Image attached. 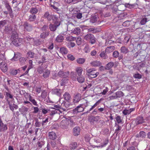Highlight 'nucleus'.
Segmentation results:
<instances>
[{
	"instance_id": "1",
	"label": "nucleus",
	"mask_w": 150,
	"mask_h": 150,
	"mask_svg": "<svg viewBox=\"0 0 150 150\" xmlns=\"http://www.w3.org/2000/svg\"><path fill=\"white\" fill-rule=\"evenodd\" d=\"M21 39L18 38L17 34L16 32L12 33L11 36V43L16 46H18L21 44Z\"/></svg>"
},
{
	"instance_id": "2",
	"label": "nucleus",
	"mask_w": 150,
	"mask_h": 150,
	"mask_svg": "<svg viewBox=\"0 0 150 150\" xmlns=\"http://www.w3.org/2000/svg\"><path fill=\"white\" fill-rule=\"evenodd\" d=\"M84 39L88 40L92 44L95 43L96 40L94 35L91 33H88L84 37Z\"/></svg>"
},
{
	"instance_id": "3",
	"label": "nucleus",
	"mask_w": 150,
	"mask_h": 150,
	"mask_svg": "<svg viewBox=\"0 0 150 150\" xmlns=\"http://www.w3.org/2000/svg\"><path fill=\"white\" fill-rule=\"evenodd\" d=\"M100 119V117L99 116H91L89 117L88 120L91 125H95Z\"/></svg>"
},
{
	"instance_id": "4",
	"label": "nucleus",
	"mask_w": 150,
	"mask_h": 150,
	"mask_svg": "<svg viewBox=\"0 0 150 150\" xmlns=\"http://www.w3.org/2000/svg\"><path fill=\"white\" fill-rule=\"evenodd\" d=\"M74 25L71 24V25H69L67 26V30L69 31H71L74 34L76 35H79L80 34L81 31V29L77 27L75 28L73 30L71 28V27H73L74 26Z\"/></svg>"
},
{
	"instance_id": "5",
	"label": "nucleus",
	"mask_w": 150,
	"mask_h": 150,
	"mask_svg": "<svg viewBox=\"0 0 150 150\" xmlns=\"http://www.w3.org/2000/svg\"><path fill=\"white\" fill-rule=\"evenodd\" d=\"M60 25L59 22L58 21H55L54 24L51 23L49 26V28L51 31H55L57 27Z\"/></svg>"
},
{
	"instance_id": "6",
	"label": "nucleus",
	"mask_w": 150,
	"mask_h": 150,
	"mask_svg": "<svg viewBox=\"0 0 150 150\" xmlns=\"http://www.w3.org/2000/svg\"><path fill=\"white\" fill-rule=\"evenodd\" d=\"M61 108L64 111H66L68 109L71 108V105L69 102H64L62 103L61 104Z\"/></svg>"
},
{
	"instance_id": "7",
	"label": "nucleus",
	"mask_w": 150,
	"mask_h": 150,
	"mask_svg": "<svg viewBox=\"0 0 150 150\" xmlns=\"http://www.w3.org/2000/svg\"><path fill=\"white\" fill-rule=\"evenodd\" d=\"M12 26L11 25H8L5 26L4 32L5 34H9L12 31Z\"/></svg>"
},
{
	"instance_id": "8",
	"label": "nucleus",
	"mask_w": 150,
	"mask_h": 150,
	"mask_svg": "<svg viewBox=\"0 0 150 150\" xmlns=\"http://www.w3.org/2000/svg\"><path fill=\"white\" fill-rule=\"evenodd\" d=\"M8 129L7 125L4 124L2 122V120L0 118V132H5Z\"/></svg>"
},
{
	"instance_id": "9",
	"label": "nucleus",
	"mask_w": 150,
	"mask_h": 150,
	"mask_svg": "<svg viewBox=\"0 0 150 150\" xmlns=\"http://www.w3.org/2000/svg\"><path fill=\"white\" fill-rule=\"evenodd\" d=\"M81 95L80 93L75 94L73 98V102L74 104L78 103L81 100Z\"/></svg>"
},
{
	"instance_id": "10",
	"label": "nucleus",
	"mask_w": 150,
	"mask_h": 150,
	"mask_svg": "<svg viewBox=\"0 0 150 150\" xmlns=\"http://www.w3.org/2000/svg\"><path fill=\"white\" fill-rule=\"evenodd\" d=\"M60 126L64 129H67L68 127V121L66 120H63L60 122Z\"/></svg>"
},
{
	"instance_id": "11",
	"label": "nucleus",
	"mask_w": 150,
	"mask_h": 150,
	"mask_svg": "<svg viewBox=\"0 0 150 150\" xmlns=\"http://www.w3.org/2000/svg\"><path fill=\"white\" fill-rule=\"evenodd\" d=\"M144 122V120L142 117L139 116L137 117L135 121L136 125H138L142 124Z\"/></svg>"
},
{
	"instance_id": "12",
	"label": "nucleus",
	"mask_w": 150,
	"mask_h": 150,
	"mask_svg": "<svg viewBox=\"0 0 150 150\" xmlns=\"http://www.w3.org/2000/svg\"><path fill=\"white\" fill-rule=\"evenodd\" d=\"M23 25L24 28L28 31H30L32 30V26L29 23H28L26 22H25Z\"/></svg>"
},
{
	"instance_id": "13",
	"label": "nucleus",
	"mask_w": 150,
	"mask_h": 150,
	"mask_svg": "<svg viewBox=\"0 0 150 150\" xmlns=\"http://www.w3.org/2000/svg\"><path fill=\"white\" fill-rule=\"evenodd\" d=\"M19 69H11L10 70V74L13 75H16L17 74H21L22 73V70Z\"/></svg>"
},
{
	"instance_id": "14",
	"label": "nucleus",
	"mask_w": 150,
	"mask_h": 150,
	"mask_svg": "<svg viewBox=\"0 0 150 150\" xmlns=\"http://www.w3.org/2000/svg\"><path fill=\"white\" fill-rule=\"evenodd\" d=\"M0 68L3 72H6L7 70V65L4 62H2L0 64Z\"/></svg>"
},
{
	"instance_id": "15",
	"label": "nucleus",
	"mask_w": 150,
	"mask_h": 150,
	"mask_svg": "<svg viewBox=\"0 0 150 150\" xmlns=\"http://www.w3.org/2000/svg\"><path fill=\"white\" fill-rule=\"evenodd\" d=\"M80 128L79 127H76L73 129V134L75 136H77L80 134Z\"/></svg>"
},
{
	"instance_id": "16",
	"label": "nucleus",
	"mask_w": 150,
	"mask_h": 150,
	"mask_svg": "<svg viewBox=\"0 0 150 150\" xmlns=\"http://www.w3.org/2000/svg\"><path fill=\"white\" fill-rule=\"evenodd\" d=\"M149 21L148 18L146 17V16H143L141 18L140 23L142 25H145L148 21Z\"/></svg>"
},
{
	"instance_id": "17",
	"label": "nucleus",
	"mask_w": 150,
	"mask_h": 150,
	"mask_svg": "<svg viewBox=\"0 0 150 150\" xmlns=\"http://www.w3.org/2000/svg\"><path fill=\"white\" fill-rule=\"evenodd\" d=\"M115 49V47L114 46H110L107 47L105 50V52L107 54L109 53L112 52Z\"/></svg>"
},
{
	"instance_id": "18",
	"label": "nucleus",
	"mask_w": 150,
	"mask_h": 150,
	"mask_svg": "<svg viewBox=\"0 0 150 150\" xmlns=\"http://www.w3.org/2000/svg\"><path fill=\"white\" fill-rule=\"evenodd\" d=\"M146 134L145 132L143 131H140L139 134L136 135L135 137L137 138H144L146 137Z\"/></svg>"
},
{
	"instance_id": "19",
	"label": "nucleus",
	"mask_w": 150,
	"mask_h": 150,
	"mask_svg": "<svg viewBox=\"0 0 150 150\" xmlns=\"http://www.w3.org/2000/svg\"><path fill=\"white\" fill-rule=\"evenodd\" d=\"M49 137L50 139L53 140L56 138L57 136L54 132H49Z\"/></svg>"
},
{
	"instance_id": "20",
	"label": "nucleus",
	"mask_w": 150,
	"mask_h": 150,
	"mask_svg": "<svg viewBox=\"0 0 150 150\" xmlns=\"http://www.w3.org/2000/svg\"><path fill=\"white\" fill-rule=\"evenodd\" d=\"M134 108H130L129 109H125L123 110L122 111L123 114L125 115H126L129 114L131 112L134 111Z\"/></svg>"
},
{
	"instance_id": "21",
	"label": "nucleus",
	"mask_w": 150,
	"mask_h": 150,
	"mask_svg": "<svg viewBox=\"0 0 150 150\" xmlns=\"http://www.w3.org/2000/svg\"><path fill=\"white\" fill-rule=\"evenodd\" d=\"M121 52L125 54H127L129 52V50L126 47L123 46L121 47L120 49Z\"/></svg>"
},
{
	"instance_id": "22",
	"label": "nucleus",
	"mask_w": 150,
	"mask_h": 150,
	"mask_svg": "<svg viewBox=\"0 0 150 150\" xmlns=\"http://www.w3.org/2000/svg\"><path fill=\"white\" fill-rule=\"evenodd\" d=\"M49 35V31H45L41 33L40 35V37L41 38L45 39Z\"/></svg>"
},
{
	"instance_id": "23",
	"label": "nucleus",
	"mask_w": 150,
	"mask_h": 150,
	"mask_svg": "<svg viewBox=\"0 0 150 150\" xmlns=\"http://www.w3.org/2000/svg\"><path fill=\"white\" fill-rule=\"evenodd\" d=\"M32 60H30L29 61V63L30 64V65L28 67L26 71L24 74L21 75H26L28 74L29 70L32 68Z\"/></svg>"
},
{
	"instance_id": "24",
	"label": "nucleus",
	"mask_w": 150,
	"mask_h": 150,
	"mask_svg": "<svg viewBox=\"0 0 150 150\" xmlns=\"http://www.w3.org/2000/svg\"><path fill=\"white\" fill-rule=\"evenodd\" d=\"M44 18H46L49 21H50L52 18V16L50 15L49 12L48 11L46 12L43 17Z\"/></svg>"
},
{
	"instance_id": "25",
	"label": "nucleus",
	"mask_w": 150,
	"mask_h": 150,
	"mask_svg": "<svg viewBox=\"0 0 150 150\" xmlns=\"http://www.w3.org/2000/svg\"><path fill=\"white\" fill-rule=\"evenodd\" d=\"M91 64L94 67H98L100 66L101 64V62L98 61H95L92 62L91 63Z\"/></svg>"
},
{
	"instance_id": "26",
	"label": "nucleus",
	"mask_w": 150,
	"mask_h": 150,
	"mask_svg": "<svg viewBox=\"0 0 150 150\" xmlns=\"http://www.w3.org/2000/svg\"><path fill=\"white\" fill-rule=\"evenodd\" d=\"M114 65L113 62H112L108 63L106 65L105 69L106 70H109L112 68Z\"/></svg>"
},
{
	"instance_id": "27",
	"label": "nucleus",
	"mask_w": 150,
	"mask_h": 150,
	"mask_svg": "<svg viewBox=\"0 0 150 150\" xmlns=\"http://www.w3.org/2000/svg\"><path fill=\"white\" fill-rule=\"evenodd\" d=\"M83 104H81L79 105L75 109L76 111H77V112H81L83 111L84 110V108L82 107Z\"/></svg>"
},
{
	"instance_id": "28",
	"label": "nucleus",
	"mask_w": 150,
	"mask_h": 150,
	"mask_svg": "<svg viewBox=\"0 0 150 150\" xmlns=\"http://www.w3.org/2000/svg\"><path fill=\"white\" fill-rule=\"evenodd\" d=\"M63 96L65 100L67 101H69L71 99V96L68 92H65Z\"/></svg>"
},
{
	"instance_id": "29",
	"label": "nucleus",
	"mask_w": 150,
	"mask_h": 150,
	"mask_svg": "<svg viewBox=\"0 0 150 150\" xmlns=\"http://www.w3.org/2000/svg\"><path fill=\"white\" fill-rule=\"evenodd\" d=\"M109 142V140L108 139H105V140L103 143V144H101V145L100 146H96V147H101L102 148L103 147H104Z\"/></svg>"
},
{
	"instance_id": "30",
	"label": "nucleus",
	"mask_w": 150,
	"mask_h": 150,
	"mask_svg": "<svg viewBox=\"0 0 150 150\" xmlns=\"http://www.w3.org/2000/svg\"><path fill=\"white\" fill-rule=\"evenodd\" d=\"M61 52L62 54H66L68 53V50L65 47H62L60 49Z\"/></svg>"
},
{
	"instance_id": "31",
	"label": "nucleus",
	"mask_w": 150,
	"mask_h": 150,
	"mask_svg": "<svg viewBox=\"0 0 150 150\" xmlns=\"http://www.w3.org/2000/svg\"><path fill=\"white\" fill-rule=\"evenodd\" d=\"M5 7L8 12L9 13L10 15V16H12L13 11L11 7L9 5V4L5 6Z\"/></svg>"
},
{
	"instance_id": "32",
	"label": "nucleus",
	"mask_w": 150,
	"mask_h": 150,
	"mask_svg": "<svg viewBox=\"0 0 150 150\" xmlns=\"http://www.w3.org/2000/svg\"><path fill=\"white\" fill-rule=\"evenodd\" d=\"M116 98H120L124 95V94L121 91H119L115 93Z\"/></svg>"
},
{
	"instance_id": "33",
	"label": "nucleus",
	"mask_w": 150,
	"mask_h": 150,
	"mask_svg": "<svg viewBox=\"0 0 150 150\" xmlns=\"http://www.w3.org/2000/svg\"><path fill=\"white\" fill-rule=\"evenodd\" d=\"M98 18L96 15L92 16L91 18V22L93 23L97 22L98 20Z\"/></svg>"
},
{
	"instance_id": "34",
	"label": "nucleus",
	"mask_w": 150,
	"mask_h": 150,
	"mask_svg": "<svg viewBox=\"0 0 150 150\" xmlns=\"http://www.w3.org/2000/svg\"><path fill=\"white\" fill-rule=\"evenodd\" d=\"M77 146V144L76 143L73 142L70 145L69 148L71 150L74 149L76 148Z\"/></svg>"
},
{
	"instance_id": "35",
	"label": "nucleus",
	"mask_w": 150,
	"mask_h": 150,
	"mask_svg": "<svg viewBox=\"0 0 150 150\" xmlns=\"http://www.w3.org/2000/svg\"><path fill=\"white\" fill-rule=\"evenodd\" d=\"M63 40L64 37L61 35H58L56 39V40L58 42H61Z\"/></svg>"
},
{
	"instance_id": "36",
	"label": "nucleus",
	"mask_w": 150,
	"mask_h": 150,
	"mask_svg": "<svg viewBox=\"0 0 150 150\" xmlns=\"http://www.w3.org/2000/svg\"><path fill=\"white\" fill-rule=\"evenodd\" d=\"M59 4L58 3L54 2V4H51V6L56 11H59V9L57 7Z\"/></svg>"
},
{
	"instance_id": "37",
	"label": "nucleus",
	"mask_w": 150,
	"mask_h": 150,
	"mask_svg": "<svg viewBox=\"0 0 150 150\" xmlns=\"http://www.w3.org/2000/svg\"><path fill=\"white\" fill-rule=\"evenodd\" d=\"M36 18V16L35 14H32L30 16L29 20L30 22H33L35 20Z\"/></svg>"
},
{
	"instance_id": "38",
	"label": "nucleus",
	"mask_w": 150,
	"mask_h": 150,
	"mask_svg": "<svg viewBox=\"0 0 150 150\" xmlns=\"http://www.w3.org/2000/svg\"><path fill=\"white\" fill-rule=\"evenodd\" d=\"M42 112L43 114H46L50 111V110L48 108H42L40 109Z\"/></svg>"
},
{
	"instance_id": "39",
	"label": "nucleus",
	"mask_w": 150,
	"mask_h": 150,
	"mask_svg": "<svg viewBox=\"0 0 150 150\" xmlns=\"http://www.w3.org/2000/svg\"><path fill=\"white\" fill-rule=\"evenodd\" d=\"M115 126H117V128L115 130V133L117 135L119 133L120 130L121 129L122 127L120 126L119 125L117 124V123H115Z\"/></svg>"
},
{
	"instance_id": "40",
	"label": "nucleus",
	"mask_w": 150,
	"mask_h": 150,
	"mask_svg": "<svg viewBox=\"0 0 150 150\" xmlns=\"http://www.w3.org/2000/svg\"><path fill=\"white\" fill-rule=\"evenodd\" d=\"M77 80L80 83H82L85 80V79L83 76H79L77 77Z\"/></svg>"
},
{
	"instance_id": "41",
	"label": "nucleus",
	"mask_w": 150,
	"mask_h": 150,
	"mask_svg": "<svg viewBox=\"0 0 150 150\" xmlns=\"http://www.w3.org/2000/svg\"><path fill=\"white\" fill-rule=\"evenodd\" d=\"M100 56L101 57L104 59H106L108 58V56L106 54L105 51L102 52L100 54Z\"/></svg>"
},
{
	"instance_id": "42",
	"label": "nucleus",
	"mask_w": 150,
	"mask_h": 150,
	"mask_svg": "<svg viewBox=\"0 0 150 150\" xmlns=\"http://www.w3.org/2000/svg\"><path fill=\"white\" fill-rule=\"evenodd\" d=\"M85 59L83 58H79L76 60L77 62L79 64H82L85 62Z\"/></svg>"
},
{
	"instance_id": "43",
	"label": "nucleus",
	"mask_w": 150,
	"mask_h": 150,
	"mask_svg": "<svg viewBox=\"0 0 150 150\" xmlns=\"http://www.w3.org/2000/svg\"><path fill=\"white\" fill-rule=\"evenodd\" d=\"M38 12V9L36 8L32 7L30 10V13L33 14H36Z\"/></svg>"
},
{
	"instance_id": "44",
	"label": "nucleus",
	"mask_w": 150,
	"mask_h": 150,
	"mask_svg": "<svg viewBox=\"0 0 150 150\" xmlns=\"http://www.w3.org/2000/svg\"><path fill=\"white\" fill-rule=\"evenodd\" d=\"M66 40L68 41L71 42L75 40L76 38L72 36H69L67 37Z\"/></svg>"
},
{
	"instance_id": "45",
	"label": "nucleus",
	"mask_w": 150,
	"mask_h": 150,
	"mask_svg": "<svg viewBox=\"0 0 150 150\" xmlns=\"http://www.w3.org/2000/svg\"><path fill=\"white\" fill-rule=\"evenodd\" d=\"M60 90L59 89H55L52 91L53 93L57 95V96H59L60 94Z\"/></svg>"
},
{
	"instance_id": "46",
	"label": "nucleus",
	"mask_w": 150,
	"mask_h": 150,
	"mask_svg": "<svg viewBox=\"0 0 150 150\" xmlns=\"http://www.w3.org/2000/svg\"><path fill=\"white\" fill-rule=\"evenodd\" d=\"M76 71L78 75H81L83 71L82 68L81 67H78L76 69Z\"/></svg>"
},
{
	"instance_id": "47",
	"label": "nucleus",
	"mask_w": 150,
	"mask_h": 150,
	"mask_svg": "<svg viewBox=\"0 0 150 150\" xmlns=\"http://www.w3.org/2000/svg\"><path fill=\"white\" fill-rule=\"evenodd\" d=\"M6 100L7 101V99L8 98H8H10L11 99H13V95L11 94L10 93L6 92Z\"/></svg>"
},
{
	"instance_id": "48",
	"label": "nucleus",
	"mask_w": 150,
	"mask_h": 150,
	"mask_svg": "<svg viewBox=\"0 0 150 150\" xmlns=\"http://www.w3.org/2000/svg\"><path fill=\"white\" fill-rule=\"evenodd\" d=\"M27 54L28 57L33 58L34 57V55L35 54L33 52L31 51H29L27 53Z\"/></svg>"
},
{
	"instance_id": "49",
	"label": "nucleus",
	"mask_w": 150,
	"mask_h": 150,
	"mask_svg": "<svg viewBox=\"0 0 150 150\" xmlns=\"http://www.w3.org/2000/svg\"><path fill=\"white\" fill-rule=\"evenodd\" d=\"M145 65V64L141 62L138 63V64L137 65V67L139 69H140L144 67Z\"/></svg>"
},
{
	"instance_id": "50",
	"label": "nucleus",
	"mask_w": 150,
	"mask_h": 150,
	"mask_svg": "<svg viewBox=\"0 0 150 150\" xmlns=\"http://www.w3.org/2000/svg\"><path fill=\"white\" fill-rule=\"evenodd\" d=\"M116 121L117 123L120 124L122 122V120L121 117L119 116H117L115 117Z\"/></svg>"
},
{
	"instance_id": "51",
	"label": "nucleus",
	"mask_w": 150,
	"mask_h": 150,
	"mask_svg": "<svg viewBox=\"0 0 150 150\" xmlns=\"http://www.w3.org/2000/svg\"><path fill=\"white\" fill-rule=\"evenodd\" d=\"M75 45V44L74 42H70L67 43V46L68 47L70 48L74 47Z\"/></svg>"
},
{
	"instance_id": "52",
	"label": "nucleus",
	"mask_w": 150,
	"mask_h": 150,
	"mask_svg": "<svg viewBox=\"0 0 150 150\" xmlns=\"http://www.w3.org/2000/svg\"><path fill=\"white\" fill-rule=\"evenodd\" d=\"M19 61L20 64L21 65H23L25 64V60L24 57H21L20 58Z\"/></svg>"
},
{
	"instance_id": "53",
	"label": "nucleus",
	"mask_w": 150,
	"mask_h": 150,
	"mask_svg": "<svg viewBox=\"0 0 150 150\" xmlns=\"http://www.w3.org/2000/svg\"><path fill=\"white\" fill-rule=\"evenodd\" d=\"M33 41H34L33 44L34 45L38 46L41 44V42L39 40H34Z\"/></svg>"
},
{
	"instance_id": "54",
	"label": "nucleus",
	"mask_w": 150,
	"mask_h": 150,
	"mask_svg": "<svg viewBox=\"0 0 150 150\" xmlns=\"http://www.w3.org/2000/svg\"><path fill=\"white\" fill-rule=\"evenodd\" d=\"M84 50L86 53H88L90 51V49L89 46L88 45H86L84 48Z\"/></svg>"
},
{
	"instance_id": "55",
	"label": "nucleus",
	"mask_w": 150,
	"mask_h": 150,
	"mask_svg": "<svg viewBox=\"0 0 150 150\" xmlns=\"http://www.w3.org/2000/svg\"><path fill=\"white\" fill-rule=\"evenodd\" d=\"M7 101L8 102V104L9 105V107L10 110L13 111L14 110V108L13 105L10 103V101L8 100V99H7Z\"/></svg>"
},
{
	"instance_id": "56",
	"label": "nucleus",
	"mask_w": 150,
	"mask_h": 150,
	"mask_svg": "<svg viewBox=\"0 0 150 150\" xmlns=\"http://www.w3.org/2000/svg\"><path fill=\"white\" fill-rule=\"evenodd\" d=\"M68 58L70 60H74L75 58L74 56L71 54H68L67 56Z\"/></svg>"
},
{
	"instance_id": "57",
	"label": "nucleus",
	"mask_w": 150,
	"mask_h": 150,
	"mask_svg": "<svg viewBox=\"0 0 150 150\" xmlns=\"http://www.w3.org/2000/svg\"><path fill=\"white\" fill-rule=\"evenodd\" d=\"M119 53L117 51L115 50L113 53V56L115 58L118 57Z\"/></svg>"
},
{
	"instance_id": "58",
	"label": "nucleus",
	"mask_w": 150,
	"mask_h": 150,
	"mask_svg": "<svg viewBox=\"0 0 150 150\" xmlns=\"http://www.w3.org/2000/svg\"><path fill=\"white\" fill-rule=\"evenodd\" d=\"M103 15L104 17H107L110 16L111 13L109 11H107L103 13Z\"/></svg>"
},
{
	"instance_id": "59",
	"label": "nucleus",
	"mask_w": 150,
	"mask_h": 150,
	"mask_svg": "<svg viewBox=\"0 0 150 150\" xmlns=\"http://www.w3.org/2000/svg\"><path fill=\"white\" fill-rule=\"evenodd\" d=\"M26 94L25 95V97L26 98L27 97L28 98L29 100L30 101L31 100H32L33 98L31 96L30 94L28 93H26Z\"/></svg>"
},
{
	"instance_id": "60",
	"label": "nucleus",
	"mask_w": 150,
	"mask_h": 150,
	"mask_svg": "<svg viewBox=\"0 0 150 150\" xmlns=\"http://www.w3.org/2000/svg\"><path fill=\"white\" fill-rule=\"evenodd\" d=\"M76 41L77 45H80L82 42L81 38H78Z\"/></svg>"
},
{
	"instance_id": "61",
	"label": "nucleus",
	"mask_w": 150,
	"mask_h": 150,
	"mask_svg": "<svg viewBox=\"0 0 150 150\" xmlns=\"http://www.w3.org/2000/svg\"><path fill=\"white\" fill-rule=\"evenodd\" d=\"M129 22V21H127L123 23L122 25L124 26H128L130 25Z\"/></svg>"
},
{
	"instance_id": "62",
	"label": "nucleus",
	"mask_w": 150,
	"mask_h": 150,
	"mask_svg": "<svg viewBox=\"0 0 150 150\" xmlns=\"http://www.w3.org/2000/svg\"><path fill=\"white\" fill-rule=\"evenodd\" d=\"M48 122V119L47 118L45 120H43L42 123V125L43 127L45 126Z\"/></svg>"
},
{
	"instance_id": "63",
	"label": "nucleus",
	"mask_w": 150,
	"mask_h": 150,
	"mask_svg": "<svg viewBox=\"0 0 150 150\" xmlns=\"http://www.w3.org/2000/svg\"><path fill=\"white\" fill-rule=\"evenodd\" d=\"M82 16V13H77L76 14V17L78 19H81Z\"/></svg>"
},
{
	"instance_id": "64",
	"label": "nucleus",
	"mask_w": 150,
	"mask_h": 150,
	"mask_svg": "<svg viewBox=\"0 0 150 150\" xmlns=\"http://www.w3.org/2000/svg\"><path fill=\"white\" fill-rule=\"evenodd\" d=\"M35 126L36 127H40L41 125V122H39L38 119L35 120Z\"/></svg>"
}]
</instances>
